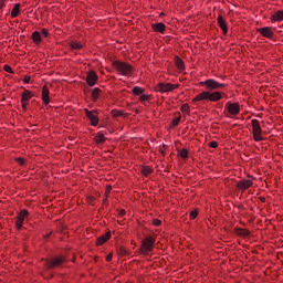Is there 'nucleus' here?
Returning <instances> with one entry per match:
<instances>
[{"label": "nucleus", "mask_w": 283, "mask_h": 283, "mask_svg": "<svg viewBox=\"0 0 283 283\" xmlns=\"http://www.w3.org/2000/svg\"><path fill=\"white\" fill-rule=\"evenodd\" d=\"M3 6H6V0H0V10L3 8Z\"/></svg>", "instance_id": "42"}, {"label": "nucleus", "mask_w": 283, "mask_h": 283, "mask_svg": "<svg viewBox=\"0 0 283 283\" xmlns=\"http://www.w3.org/2000/svg\"><path fill=\"white\" fill-rule=\"evenodd\" d=\"M182 119V116H178L177 118H175L172 120V127H178V125H180V120Z\"/></svg>", "instance_id": "32"}, {"label": "nucleus", "mask_w": 283, "mask_h": 283, "mask_svg": "<svg viewBox=\"0 0 283 283\" xmlns=\"http://www.w3.org/2000/svg\"><path fill=\"white\" fill-rule=\"evenodd\" d=\"M153 224L154 227H160V224H163V221H160L159 219H154Z\"/></svg>", "instance_id": "38"}, {"label": "nucleus", "mask_w": 283, "mask_h": 283, "mask_svg": "<svg viewBox=\"0 0 283 283\" xmlns=\"http://www.w3.org/2000/svg\"><path fill=\"white\" fill-rule=\"evenodd\" d=\"M119 216H125V210H120Z\"/></svg>", "instance_id": "44"}, {"label": "nucleus", "mask_w": 283, "mask_h": 283, "mask_svg": "<svg viewBox=\"0 0 283 283\" xmlns=\"http://www.w3.org/2000/svg\"><path fill=\"white\" fill-rule=\"evenodd\" d=\"M30 81H31L30 75H25L23 78V83L28 84V83H30Z\"/></svg>", "instance_id": "40"}, {"label": "nucleus", "mask_w": 283, "mask_h": 283, "mask_svg": "<svg viewBox=\"0 0 283 283\" xmlns=\"http://www.w3.org/2000/svg\"><path fill=\"white\" fill-rule=\"evenodd\" d=\"M226 116L231 118V116H238L240 114V103H227L226 104Z\"/></svg>", "instance_id": "6"}, {"label": "nucleus", "mask_w": 283, "mask_h": 283, "mask_svg": "<svg viewBox=\"0 0 283 283\" xmlns=\"http://www.w3.org/2000/svg\"><path fill=\"white\" fill-rule=\"evenodd\" d=\"M112 66L120 76H132L134 74V67L127 62L114 61Z\"/></svg>", "instance_id": "2"}, {"label": "nucleus", "mask_w": 283, "mask_h": 283, "mask_svg": "<svg viewBox=\"0 0 283 283\" xmlns=\"http://www.w3.org/2000/svg\"><path fill=\"white\" fill-rule=\"evenodd\" d=\"M120 253L122 255H125L127 253V250H125V248H120Z\"/></svg>", "instance_id": "43"}, {"label": "nucleus", "mask_w": 283, "mask_h": 283, "mask_svg": "<svg viewBox=\"0 0 283 283\" xmlns=\"http://www.w3.org/2000/svg\"><path fill=\"white\" fill-rule=\"evenodd\" d=\"M70 46L72 50H81L83 48V44L80 42H71Z\"/></svg>", "instance_id": "28"}, {"label": "nucleus", "mask_w": 283, "mask_h": 283, "mask_svg": "<svg viewBox=\"0 0 283 283\" xmlns=\"http://www.w3.org/2000/svg\"><path fill=\"white\" fill-rule=\"evenodd\" d=\"M84 112H85L86 117L88 118L92 127H96L99 123L98 111H96V109L90 111V109L85 108Z\"/></svg>", "instance_id": "8"}, {"label": "nucleus", "mask_w": 283, "mask_h": 283, "mask_svg": "<svg viewBox=\"0 0 283 283\" xmlns=\"http://www.w3.org/2000/svg\"><path fill=\"white\" fill-rule=\"evenodd\" d=\"M253 187V180L250 179H241L237 182V189L239 191H247V189H251Z\"/></svg>", "instance_id": "11"}, {"label": "nucleus", "mask_w": 283, "mask_h": 283, "mask_svg": "<svg viewBox=\"0 0 283 283\" xmlns=\"http://www.w3.org/2000/svg\"><path fill=\"white\" fill-rule=\"evenodd\" d=\"M149 98H151V95H147L144 93L142 95H139L140 103H145V102L149 101Z\"/></svg>", "instance_id": "31"}, {"label": "nucleus", "mask_w": 283, "mask_h": 283, "mask_svg": "<svg viewBox=\"0 0 283 283\" xmlns=\"http://www.w3.org/2000/svg\"><path fill=\"white\" fill-rule=\"evenodd\" d=\"M259 34H261V36H264L265 39H273L274 34L273 33V29L270 27H264V28H260L258 29Z\"/></svg>", "instance_id": "13"}, {"label": "nucleus", "mask_w": 283, "mask_h": 283, "mask_svg": "<svg viewBox=\"0 0 283 283\" xmlns=\"http://www.w3.org/2000/svg\"><path fill=\"white\" fill-rule=\"evenodd\" d=\"M180 87V84H171V83H158L155 87L156 92H159L160 94H166L167 92H174V90H178Z\"/></svg>", "instance_id": "5"}, {"label": "nucleus", "mask_w": 283, "mask_h": 283, "mask_svg": "<svg viewBox=\"0 0 283 283\" xmlns=\"http://www.w3.org/2000/svg\"><path fill=\"white\" fill-rule=\"evenodd\" d=\"M151 168L149 167V166H146V167H143L142 168V174L144 175V176H149L150 174H151Z\"/></svg>", "instance_id": "30"}, {"label": "nucleus", "mask_w": 283, "mask_h": 283, "mask_svg": "<svg viewBox=\"0 0 283 283\" xmlns=\"http://www.w3.org/2000/svg\"><path fill=\"white\" fill-rule=\"evenodd\" d=\"M196 218H198V210H192L190 212V220H196Z\"/></svg>", "instance_id": "35"}, {"label": "nucleus", "mask_w": 283, "mask_h": 283, "mask_svg": "<svg viewBox=\"0 0 283 283\" xmlns=\"http://www.w3.org/2000/svg\"><path fill=\"white\" fill-rule=\"evenodd\" d=\"M112 239V231L106 232L104 235H101L96 240V247H103L105 242Z\"/></svg>", "instance_id": "14"}, {"label": "nucleus", "mask_w": 283, "mask_h": 283, "mask_svg": "<svg viewBox=\"0 0 283 283\" xmlns=\"http://www.w3.org/2000/svg\"><path fill=\"white\" fill-rule=\"evenodd\" d=\"M199 85L201 87H206L208 91H203L197 96L192 98V103H200V101H210V103H218V101H222V95L224 93L220 91H214L213 90H224L227 87V84H222L213 78H208L203 82H200Z\"/></svg>", "instance_id": "1"}, {"label": "nucleus", "mask_w": 283, "mask_h": 283, "mask_svg": "<svg viewBox=\"0 0 283 283\" xmlns=\"http://www.w3.org/2000/svg\"><path fill=\"white\" fill-rule=\"evenodd\" d=\"M65 264V259L63 256H55L51 260L45 261L46 269H59Z\"/></svg>", "instance_id": "7"}, {"label": "nucleus", "mask_w": 283, "mask_h": 283, "mask_svg": "<svg viewBox=\"0 0 283 283\" xmlns=\"http://www.w3.org/2000/svg\"><path fill=\"white\" fill-rule=\"evenodd\" d=\"M270 19L272 23H280V21H283V10L276 11Z\"/></svg>", "instance_id": "18"}, {"label": "nucleus", "mask_w": 283, "mask_h": 283, "mask_svg": "<svg viewBox=\"0 0 283 283\" xmlns=\"http://www.w3.org/2000/svg\"><path fill=\"white\" fill-rule=\"evenodd\" d=\"M237 233L238 235H242L243 238H247V235H249V230L240 228L237 230Z\"/></svg>", "instance_id": "29"}, {"label": "nucleus", "mask_w": 283, "mask_h": 283, "mask_svg": "<svg viewBox=\"0 0 283 283\" xmlns=\"http://www.w3.org/2000/svg\"><path fill=\"white\" fill-rule=\"evenodd\" d=\"M111 114H112V116H113L114 118H120V116H123V111L113 109V111L111 112Z\"/></svg>", "instance_id": "27"}, {"label": "nucleus", "mask_w": 283, "mask_h": 283, "mask_svg": "<svg viewBox=\"0 0 283 283\" xmlns=\"http://www.w3.org/2000/svg\"><path fill=\"white\" fill-rule=\"evenodd\" d=\"M105 140H107V137H105L103 133H97L94 137V143H96V145H103Z\"/></svg>", "instance_id": "19"}, {"label": "nucleus", "mask_w": 283, "mask_h": 283, "mask_svg": "<svg viewBox=\"0 0 283 283\" xmlns=\"http://www.w3.org/2000/svg\"><path fill=\"white\" fill-rule=\"evenodd\" d=\"M151 29L154 32H159V34H165V31L167 30V25L163 22L154 23L151 24Z\"/></svg>", "instance_id": "16"}, {"label": "nucleus", "mask_w": 283, "mask_h": 283, "mask_svg": "<svg viewBox=\"0 0 283 283\" xmlns=\"http://www.w3.org/2000/svg\"><path fill=\"white\" fill-rule=\"evenodd\" d=\"M252 136L255 143H261V140H264V137H262V126H260V120L252 119Z\"/></svg>", "instance_id": "4"}, {"label": "nucleus", "mask_w": 283, "mask_h": 283, "mask_svg": "<svg viewBox=\"0 0 283 283\" xmlns=\"http://www.w3.org/2000/svg\"><path fill=\"white\" fill-rule=\"evenodd\" d=\"M112 258H114L113 253L106 255V262H112Z\"/></svg>", "instance_id": "41"}, {"label": "nucleus", "mask_w": 283, "mask_h": 283, "mask_svg": "<svg viewBox=\"0 0 283 283\" xmlns=\"http://www.w3.org/2000/svg\"><path fill=\"white\" fill-rule=\"evenodd\" d=\"M179 156H180V158H184V159L189 158V150H187V148H182V149L179 151Z\"/></svg>", "instance_id": "26"}, {"label": "nucleus", "mask_w": 283, "mask_h": 283, "mask_svg": "<svg viewBox=\"0 0 283 283\" xmlns=\"http://www.w3.org/2000/svg\"><path fill=\"white\" fill-rule=\"evenodd\" d=\"M209 147H211L212 149H218V142L216 140L210 142Z\"/></svg>", "instance_id": "37"}, {"label": "nucleus", "mask_w": 283, "mask_h": 283, "mask_svg": "<svg viewBox=\"0 0 283 283\" xmlns=\"http://www.w3.org/2000/svg\"><path fill=\"white\" fill-rule=\"evenodd\" d=\"M217 22L219 28H221L223 34H227V32H229V27H227V20H224L222 15H218Z\"/></svg>", "instance_id": "17"}, {"label": "nucleus", "mask_w": 283, "mask_h": 283, "mask_svg": "<svg viewBox=\"0 0 283 283\" xmlns=\"http://www.w3.org/2000/svg\"><path fill=\"white\" fill-rule=\"evenodd\" d=\"M4 72H8L9 74H14V71L12 70L11 65L6 64L3 66Z\"/></svg>", "instance_id": "33"}, {"label": "nucleus", "mask_w": 283, "mask_h": 283, "mask_svg": "<svg viewBox=\"0 0 283 283\" xmlns=\"http://www.w3.org/2000/svg\"><path fill=\"white\" fill-rule=\"evenodd\" d=\"M154 244H156V238L154 237H146L142 241V245L139 248V251L143 255H149L154 251Z\"/></svg>", "instance_id": "3"}, {"label": "nucleus", "mask_w": 283, "mask_h": 283, "mask_svg": "<svg viewBox=\"0 0 283 283\" xmlns=\"http://www.w3.org/2000/svg\"><path fill=\"white\" fill-rule=\"evenodd\" d=\"M31 39H32V41H33V43H34L35 45H40V44H41V41H42V39H41V32L34 31V32L32 33V35H31Z\"/></svg>", "instance_id": "20"}, {"label": "nucleus", "mask_w": 283, "mask_h": 283, "mask_svg": "<svg viewBox=\"0 0 283 283\" xmlns=\"http://www.w3.org/2000/svg\"><path fill=\"white\" fill-rule=\"evenodd\" d=\"M133 94H134V96H142L145 94V88H143L140 86H135V87H133Z\"/></svg>", "instance_id": "23"}, {"label": "nucleus", "mask_w": 283, "mask_h": 283, "mask_svg": "<svg viewBox=\"0 0 283 283\" xmlns=\"http://www.w3.org/2000/svg\"><path fill=\"white\" fill-rule=\"evenodd\" d=\"M29 212L28 210H21L17 216L15 221V228L20 231V229L23 227V222H25V219L28 218Z\"/></svg>", "instance_id": "10"}, {"label": "nucleus", "mask_w": 283, "mask_h": 283, "mask_svg": "<svg viewBox=\"0 0 283 283\" xmlns=\"http://www.w3.org/2000/svg\"><path fill=\"white\" fill-rule=\"evenodd\" d=\"M86 83L90 87H94L98 83V75L94 71H90L86 76Z\"/></svg>", "instance_id": "12"}, {"label": "nucleus", "mask_w": 283, "mask_h": 283, "mask_svg": "<svg viewBox=\"0 0 283 283\" xmlns=\"http://www.w3.org/2000/svg\"><path fill=\"white\" fill-rule=\"evenodd\" d=\"M260 200H261L262 202H265V199H264V197H261V198H260Z\"/></svg>", "instance_id": "45"}, {"label": "nucleus", "mask_w": 283, "mask_h": 283, "mask_svg": "<svg viewBox=\"0 0 283 283\" xmlns=\"http://www.w3.org/2000/svg\"><path fill=\"white\" fill-rule=\"evenodd\" d=\"M34 97V93H32V91L30 90H24L22 95H21V104H22V108L25 111L28 109V105L30 103V101H32V98Z\"/></svg>", "instance_id": "9"}, {"label": "nucleus", "mask_w": 283, "mask_h": 283, "mask_svg": "<svg viewBox=\"0 0 283 283\" xmlns=\"http://www.w3.org/2000/svg\"><path fill=\"white\" fill-rule=\"evenodd\" d=\"M182 114H186V116H189L191 114V106H189V104H184L180 107Z\"/></svg>", "instance_id": "25"}, {"label": "nucleus", "mask_w": 283, "mask_h": 283, "mask_svg": "<svg viewBox=\"0 0 283 283\" xmlns=\"http://www.w3.org/2000/svg\"><path fill=\"white\" fill-rule=\"evenodd\" d=\"M40 36L48 38V36H50V32H48L46 29H42L40 32Z\"/></svg>", "instance_id": "36"}, {"label": "nucleus", "mask_w": 283, "mask_h": 283, "mask_svg": "<svg viewBox=\"0 0 283 283\" xmlns=\"http://www.w3.org/2000/svg\"><path fill=\"white\" fill-rule=\"evenodd\" d=\"M175 63H176L177 69L179 70V72L185 71V61H182L180 57H176Z\"/></svg>", "instance_id": "22"}, {"label": "nucleus", "mask_w": 283, "mask_h": 283, "mask_svg": "<svg viewBox=\"0 0 283 283\" xmlns=\"http://www.w3.org/2000/svg\"><path fill=\"white\" fill-rule=\"evenodd\" d=\"M15 161L18 163V165H21V167H23V165H25V159L23 157L15 158Z\"/></svg>", "instance_id": "34"}, {"label": "nucleus", "mask_w": 283, "mask_h": 283, "mask_svg": "<svg viewBox=\"0 0 283 283\" xmlns=\"http://www.w3.org/2000/svg\"><path fill=\"white\" fill-rule=\"evenodd\" d=\"M109 193H112V186L106 187V190H105L106 198H107V196H109Z\"/></svg>", "instance_id": "39"}, {"label": "nucleus", "mask_w": 283, "mask_h": 283, "mask_svg": "<svg viewBox=\"0 0 283 283\" xmlns=\"http://www.w3.org/2000/svg\"><path fill=\"white\" fill-rule=\"evenodd\" d=\"M101 96V88L98 87H95L93 91H92V98L94 102L98 101V97Z\"/></svg>", "instance_id": "24"}, {"label": "nucleus", "mask_w": 283, "mask_h": 283, "mask_svg": "<svg viewBox=\"0 0 283 283\" xmlns=\"http://www.w3.org/2000/svg\"><path fill=\"white\" fill-rule=\"evenodd\" d=\"M20 10H21V4L15 3L12 11H11L12 19H17V17H19Z\"/></svg>", "instance_id": "21"}, {"label": "nucleus", "mask_w": 283, "mask_h": 283, "mask_svg": "<svg viewBox=\"0 0 283 283\" xmlns=\"http://www.w3.org/2000/svg\"><path fill=\"white\" fill-rule=\"evenodd\" d=\"M50 234H46L45 238H48Z\"/></svg>", "instance_id": "46"}, {"label": "nucleus", "mask_w": 283, "mask_h": 283, "mask_svg": "<svg viewBox=\"0 0 283 283\" xmlns=\"http://www.w3.org/2000/svg\"><path fill=\"white\" fill-rule=\"evenodd\" d=\"M42 103L44 105H50V88L48 85H44L42 87Z\"/></svg>", "instance_id": "15"}]
</instances>
